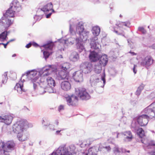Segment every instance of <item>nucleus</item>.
I'll return each mask as SVG.
<instances>
[{
  "label": "nucleus",
  "instance_id": "nucleus-1",
  "mask_svg": "<svg viewBox=\"0 0 155 155\" xmlns=\"http://www.w3.org/2000/svg\"><path fill=\"white\" fill-rule=\"evenodd\" d=\"M21 9V7L18 2L13 0L10 4V7L3 14V16L0 19V23H4L3 20L5 18H14L15 13L18 12Z\"/></svg>",
  "mask_w": 155,
  "mask_h": 155
},
{
  "label": "nucleus",
  "instance_id": "nucleus-41",
  "mask_svg": "<svg viewBox=\"0 0 155 155\" xmlns=\"http://www.w3.org/2000/svg\"><path fill=\"white\" fill-rule=\"evenodd\" d=\"M138 30L141 31L143 34H145L146 32V31L143 27H140L138 28Z\"/></svg>",
  "mask_w": 155,
  "mask_h": 155
},
{
  "label": "nucleus",
  "instance_id": "nucleus-22",
  "mask_svg": "<svg viewBox=\"0 0 155 155\" xmlns=\"http://www.w3.org/2000/svg\"><path fill=\"white\" fill-rule=\"evenodd\" d=\"M54 46V44L53 42L52 41H48L47 43L43 45L41 47H43L45 49L47 50H52Z\"/></svg>",
  "mask_w": 155,
  "mask_h": 155
},
{
  "label": "nucleus",
  "instance_id": "nucleus-52",
  "mask_svg": "<svg viewBox=\"0 0 155 155\" xmlns=\"http://www.w3.org/2000/svg\"><path fill=\"white\" fill-rule=\"evenodd\" d=\"M150 48L152 49H155V43L153 44L151 46Z\"/></svg>",
  "mask_w": 155,
  "mask_h": 155
},
{
  "label": "nucleus",
  "instance_id": "nucleus-26",
  "mask_svg": "<svg viewBox=\"0 0 155 155\" xmlns=\"http://www.w3.org/2000/svg\"><path fill=\"white\" fill-rule=\"evenodd\" d=\"M17 137L19 140L20 141H24L28 139L27 136L25 134H23V132L18 134Z\"/></svg>",
  "mask_w": 155,
  "mask_h": 155
},
{
  "label": "nucleus",
  "instance_id": "nucleus-32",
  "mask_svg": "<svg viewBox=\"0 0 155 155\" xmlns=\"http://www.w3.org/2000/svg\"><path fill=\"white\" fill-rule=\"evenodd\" d=\"M88 153L91 155H97V150L94 147H91L88 150Z\"/></svg>",
  "mask_w": 155,
  "mask_h": 155
},
{
  "label": "nucleus",
  "instance_id": "nucleus-63",
  "mask_svg": "<svg viewBox=\"0 0 155 155\" xmlns=\"http://www.w3.org/2000/svg\"><path fill=\"white\" fill-rule=\"evenodd\" d=\"M2 104V103H0V104Z\"/></svg>",
  "mask_w": 155,
  "mask_h": 155
},
{
  "label": "nucleus",
  "instance_id": "nucleus-36",
  "mask_svg": "<svg viewBox=\"0 0 155 155\" xmlns=\"http://www.w3.org/2000/svg\"><path fill=\"white\" fill-rule=\"evenodd\" d=\"M2 83L4 84L7 82L8 79L7 72H5L2 75Z\"/></svg>",
  "mask_w": 155,
  "mask_h": 155
},
{
  "label": "nucleus",
  "instance_id": "nucleus-39",
  "mask_svg": "<svg viewBox=\"0 0 155 155\" xmlns=\"http://www.w3.org/2000/svg\"><path fill=\"white\" fill-rule=\"evenodd\" d=\"M52 53V52H50L47 51H43V55L45 58H48L50 54Z\"/></svg>",
  "mask_w": 155,
  "mask_h": 155
},
{
  "label": "nucleus",
  "instance_id": "nucleus-3",
  "mask_svg": "<svg viewBox=\"0 0 155 155\" xmlns=\"http://www.w3.org/2000/svg\"><path fill=\"white\" fill-rule=\"evenodd\" d=\"M40 86L45 89L49 93H53L54 91L53 87L55 85L54 80L51 77H48L46 78H42L40 79Z\"/></svg>",
  "mask_w": 155,
  "mask_h": 155
},
{
  "label": "nucleus",
  "instance_id": "nucleus-58",
  "mask_svg": "<svg viewBox=\"0 0 155 155\" xmlns=\"http://www.w3.org/2000/svg\"><path fill=\"white\" fill-rule=\"evenodd\" d=\"M16 56V54H13L12 55V57H15Z\"/></svg>",
  "mask_w": 155,
  "mask_h": 155
},
{
  "label": "nucleus",
  "instance_id": "nucleus-24",
  "mask_svg": "<svg viewBox=\"0 0 155 155\" xmlns=\"http://www.w3.org/2000/svg\"><path fill=\"white\" fill-rule=\"evenodd\" d=\"M37 74V71L35 70H31L30 71H28L26 73V75L31 78V80L32 79L34 78L35 77Z\"/></svg>",
  "mask_w": 155,
  "mask_h": 155
},
{
  "label": "nucleus",
  "instance_id": "nucleus-61",
  "mask_svg": "<svg viewBox=\"0 0 155 155\" xmlns=\"http://www.w3.org/2000/svg\"><path fill=\"white\" fill-rule=\"evenodd\" d=\"M120 17H122V15H120Z\"/></svg>",
  "mask_w": 155,
  "mask_h": 155
},
{
  "label": "nucleus",
  "instance_id": "nucleus-45",
  "mask_svg": "<svg viewBox=\"0 0 155 155\" xmlns=\"http://www.w3.org/2000/svg\"><path fill=\"white\" fill-rule=\"evenodd\" d=\"M141 91L138 88H137V89L136 92V95H139L141 92Z\"/></svg>",
  "mask_w": 155,
  "mask_h": 155
},
{
  "label": "nucleus",
  "instance_id": "nucleus-5",
  "mask_svg": "<svg viewBox=\"0 0 155 155\" xmlns=\"http://www.w3.org/2000/svg\"><path fill=\"white\" fill-rule=\"evenodd\" d=\"M76 93L78 97L82 100H87L91 98V96L87 91L83 87H80L76 89Z\"/></svg>",
  "mask_w": 155,
  "mask_h": 155
},
{
  "label": "nucleus",
  "instance_id": "nucleus-57",
  "mask_svg": "<svg viewBox=\"0 0 155 155\" xmlns=\"http://www.w3.org/2000/svg\"><path fill=\"white\" fill-rule=\"evenodd\" d=\"M61 131V130H57L56 131V133L57 134H58L59 133V132Z\"/></svg>",
  "mask_w": 155,
  "mask_h": 155
},
{
  "label": "nucleus",
  "instance_id": "nucleus-2",
  "mask_svg": "<svg viewBox=\"0 0 155 155\" xmlns=\"http://www.w3.org/2000/svg\"><path fill=\"white\" fill-rule=\"evenodd\" d=\"M148 115L142 114L139 116L137 120L138 124L141 126H146L147 124L150 117L155 116V103L151 104L147 109Z\"/></svg>",
  "mask_w": 155,
  "mask_h": 155
},
{
  "label": "nucleus",
  "instance_id": "nucleus-6",
  "mask_svg": "<svg viewBox=\"0 0 155 155\" xmlns=\"http://www.w3.org/2000/svg\"><path fill=\"white\" fill-rule=\"evenodd\" d=\"M15 144L12 141H8L6 142H0V148L8 152L13 150L15 149Z\"/></svg>",
  "mask_w": 155,
  "mask_h": 155
},
{
  "label": "nucleus",
  "instance_id": "nucleus-19",
  "mask_svg": "<svg viewBox=\"0 0 155 155\" xmlns=\"http://www.w3.org/2000/svg\"><path fill=\"white\" fill-rule=\"evenodd\" d=\"M73 78L76 81L80 82L83 79V74L80 71H76L74 73Z\"/></svg>",
  "mask_w": 155,
  "mask_h": 155
},
{
  "label": "nucleus",
  "instance_id": "nucleus-23",
  "mask_svg": "<svg viewBox=\"0 0 155 155\" xmlns=\"http://www.w3.org/2000/svg\"><path fill=\"white\" fill-rule=\"evenodd\" d=\"M53 5L51 2L47 4L46 5H45L43 8L41 9V10L46 13L52 10L53 11Z\"/></svg>",
  "mask_w": 155,
  "mask_h": 155
},
{
  "label": "nucleus",
  "instance_id": "nucleus-35",
  "mask_svg": "<svg viewBox=\"0 0 155 155\" xmlns=\"http://www.w3.org/2000/svg\"><path fill=\"white\" fill-rule=\"evenodd\" d=\"M102 66L101 65H95L94 68V71L97 74H99L101 73L102 70Z\"/></svg>",
  "mask_w": 155,
  "mask_h": 155
},
{
  "label": "nucleus",
  "instance_id": "nucleus-25",
  "mask_svg": "<svg viewBox=\"0 0 155 155\" xmlns=\"http://www.w3.org/2000/svg\"><path fill=\"white\" fill-rule=\"evenodd\" d=\"M142 143L146 146H150L155 147V141H150L149 143H148L147 140L146 139L143 138L141 140Z\"/></svg>",
  "mask_w": 155,
  "mask_h": 155
},
{
  "label": "nucleus",
  "instance_id": "nucleus-13",
  "mask_svg": "<svg viewBox=\"0 0 155 155\" xmlns=\"http://www.w3.org/2000/svg\"><path fill=\"white\" fill-rule=\"evenodd\" d=\"M52 66L51 65H49L48 66V68H46L45 69H43L42 71H41L40 72V79L42 78H46L45 77L50 74V73L49 72V71H52L51 69Z\"/></svg>",
  "mask_w": 155,
  "mask_h": 155
},
{
  "label": "nucleus",
  "instance_id": "nucleus-9",
  "mask_svg": "<svg viewBox=\"0 0 155 155\" xmlns=\"http://www.w3.org/2000/svg\"><path fill=\"white\" fill-rule=\"evenodd\" d=\"M81 66L85 73H88L91 72L93 69L92 64L88 62L82 63Z\"/></svg>",
  "mask_w": 155,
  "mask_h": 155
},
{
  "label": "nucleus",
  "instance_id": "nucleus-49",
  "mask_svg": "<svg viewBox=\"0 0 155 155\" xmlns=\"http://www.w3.org/2000/svg\"><path fill=\"white\" fill-rule=\"evenodd\" d=\"M31 44L29 43L26 45L25 47L27 48H29L31 46Z\"/></svg>",
  "mask_w": 155,
  "mask_h": 155
},
{
  "label": "nucleus",
  "instance_id": "nucleus-46",
  "mask_svg": "<svg viewBox=\"0 0 155 155\" xmlns=\"http://www.w3.org/2000/svg\"><path fill=\"white\" fill-rule=\"evenodd\" d=\"M137 67V65H136L134 64V68H133V71L134 73L135 74L137 73V71L135 70V68Z\"/></svg>",
  "mask_w": 155,
  "mask_h": 155
},
{
  "label": "nucleus",
  "instance_id": "nucleus-54",
  "mask_svg": "<svg viewBox=\"0 0 155 155\" xmlns=\"http://www.w3.org/2000/svg\"><path fill=\"white\" fill-rule=\"evenodd\" d=\"M32 45L35 47H38V45L36 43H35L32 44Z\"/></svg>",
  "mask_w": 155,
  "mask_h": 155
},
{
  "label": "nucleus",
  "instance_id": "nucleus-38",
  "mask_svg": "<svg viewBox=\"0 0 155 155\" xmlns=\"http://www.w3.org/2000/svg\"><path fill=\"white\" fill-rule=\"evenodd\" d=\"M38 78H34L32 79L31 81L33 83V86L35 89L36 87L37 86V83H38V82L37 81Z\"/></svg>",
  "mask_w": 155,
  "mask_h": 155
},
{
  "label": "nucleus",
  "instance_id": "nucleus-20",
  "mask_svg": "<svg viewBox=\"0 0 155 155\" xmlns=\"http://www.w3.org/2000/svg\"><path fill=\"white\" fill-rule=\"evenodd\" d=\"M82 38L80 39L79 38H76L75 40L76 42L77 48L78 51L81 52L84 49V46L82 43Z\"/></svg>",
  "mask_w": 155,
  "mask_h": 155
},
{
  "label": "nucleus",
  "instance_id": "nucleus-12",
  "mask_svg": "<svg viewBox=\"0 0 155 155\" xmlns=\"http://www.w3.org/2000/svg\"><path fill=\"white\" fill-rule=\"evenodd\" d=\"M100 55L95 51H91L89 55L90 61L91 62H96L99 60Z\"/></svg>",
  "mask_w": 155,
  "mask_h": 155
},
{
  "label": "nucleus",
  "instance_id": "nucleus-44",
  "mask_svg": "<svg viewBox=\"0 0 155 155\" xmlns=\"http://www.w3.org/2000/svg\"><path fill=\"white\" fill-rule=\"evenodd\" d=\"M144 87V85L143 84H142L139 86V87H138V88L140 90L142 91Z\"/></svg>",
  "mask_w": 155,
  "mask_h": 155
},
{
  "label": "nucleus",
  "instance_id": "nucleus-42",
  "mask_svg": "<svg viewBox=\"0 0 155 155\" xmlns=\"http://www.w3.org/2000/svg\"><path fill=\"white\" fill-rule=\"evenodd\" d=\"M64 106L63 105H60L58 107V110L59 111L63 110L64 109Z\"/></svg>",
  "mask_w": 155,
  "mask_h": 155
},
{
  "label": "nucleus",
  "instance_id": "nucleus-14",
  "mask_svg": "<svg viewBox=\"0 0 155 155\" xmlns=\"http://www.w3.org/2000/svg\"><path fill=\"white\" fill-rule=\"evenodd\" d=\"M153 62V60L150 56H148L145 58L141 62V65L146 67H148L152 64Z\"/></svg>",
  "mask_w": 155,
  "mask_h": 155
},
{
  "label": "nucleus",
  "instance_id": "nucleus-56",
  "mask_svg": "<svg viewBox=\"0 0 155 155\" xmlns=\"http://www.w3.org/2000/svg\"><path fill=\"white\" fill-rule=\"evenodd\" d=\"M130 53L133 55H136V54L134 52H130Z\"/></svg>",
  "mask_w": 155,
  "mask_h": 155
},
{
  "label": "nucleus",
  "instance_id": "nucleus-55",
  "mask_svg": "<svg viewBox=\"0 0 155 155\" xmlns=\"http://www.w3.org/2000/svg\"><path fill=\"white\" fill-rule=\"evenodd\" d=\"M115 152H119V149L118 148H116L115 150Z\"/></svg>",
  "mask_w": 155,
  "mask_h": 155
},
{
  "label": "nucleus",
  "instance_id": "nucleus-4",
  "mask_svg": "<svg viewBox=\"0 0 155 155\" xmlns=\"http://www.w3.org/2000/svg\"><path fill=\"white\" fill-rule=\"evenodd\" d=\"M29 124L26 120H21L18 121L13 126V131L18 134L22 133L24 130L29 127Z\"/></svg>",
  "mask_w": 155,
  "mask_h": 155
},
{
  "label": "nucleus",
  "instance_id": "nucleus-64",
  "mask_svg": "<svg viewBox=\"0 0 155 155\" xmlns=\"http://www.w3.org/2000/svg\"><path fill=\"white\" fill-rule=\"evenodd\" d=\"M86 155H88L87 154H86Z\"/></svg>",
  "mask_w": 155,
  "mask_h": 155
},
{
  "label": "nucleus",
  "instance_id": "nucleus-37",
  "mask_svg": "<svg viewBox=\"0 0 155 155\" xmlns=\"http://www.w3.org/2000/svg\"><path fill=\"white\" fill-rule=\"evenodd\" d=\"M0 155H9V152L5 151V150L1 149L0 148Z\"/></svg>",
  "mask_w": 155,
  "mask_h": 155
},
{
  "label": "nucleus",
  "instance_id": "nucleus-62",
  "mask_svg": "<svg viewBox=\"0 0 155 155\" xmlns=\"http://www.w3.org/2000/svg\"><path fill=\"white\" fill-rule=\"evenodd\" d=\"M118 134H117V137H118Z\"/></svg>",
  "mask_w": 155,
  "mask_h": 155
},
{
  "label": "nucleus",
  "instance_id": "nucleus-18",
  "mask_svg": "<svg viewBox=\"0 0 155 155\" xmlns=\"http://www.w3.org/2000/svg\"><path fill=\"white\" fill-rule=\"evenodd\" d=\"M97 39V37H94L91 39V45L92 48L95 49H100L101 46L98 42L96 41Z\"/></svg>",
  "mask_w": 155,
  "mask_h": 155
},
{
  "label": "nucleus",
  "instance_id": "nucleus-33",
  "mask_svg": "<svg viewBox=\"0 0 155 155\" xmlns=\"http://www.w3.org/2000/svg\"><path fill=\"white\" fill-rule=\"evenodd\" d=\"M127 22L119 21L117 23L116 25L119 28H123L124 26H127Z\"/></svg>",
  "mask_w": 155,
  "mask_h": 155
},
{
  "label": "nucleus",
  "instance_id": "nucleus-30",
  "mask_svg": "<svg viewBox=\"0 0 155 155\" xmlns=\"http://www.w3.org/2000/svg\"><path fill=\"white\" fill-rule=\"evenodd\" d=\"M124 134L125 136V138L130 140L133 138V136L131 132L130 131H127L124 132Z\"/></svg>",
  "mask_w": 155,
  "mask_h": 155
},
{
  "label": "nucleus",
  "instance_id": "nucleus-29",
  "mask_svg": "<svg viewBox=\"0 0 155 155\" xmlns=\"http://www.w3.org/2000/svg\"><path fill=\"white\" fill-rule=\"evenodd\" d=\"M70 58L72 61L74 62L78 61L79 58V56L77 53H74L71 55Z\"/></svg>",
  "mask_w": 155,
  "mask_h": 155
},
{
  "label": "nucleus",
  "instance_id": "nucleus-60",
  "mask_svg": "<svg viewBox=\"0 0 155 155\" xmlns=\"http://www.w3.org/2000/svg\"><path fill=\"white\" fill-rule=\"evenodd\" d=\"M152 155H155V152L153 153L152 154Z\"/></svg>",
  "mask_w": 155,
  "mask_h": 155
},
{
  "label": "nucleus",
  "instance_id": "nucleus-50",
  "mask_svg": "<svg viewBox=\"0 0 155 155\" xmlns=\"http://www.w3.org/2000/svg\"><path fill=\"white\" fill-rule=\"evenodd\" d=\"M101 79L103 81V83L104 84L105 83V76H102L101 77Z\"/></svg>",
  "mask_w": 155,
  "mask_h": 155
},
{
  "label": "nucleus",
  "instance_id": "nucleus-15",
  "mask_svg": "<svg viewBox=\"0 0 155 155\" xmlns=\"http://www.w3.org/2000/svg\"><path fill=\"white\" fill-rule=\"evenodd\" d=\"M61 88L64 91H68L71 88V85L69 80H64L62 81L60 84Z\"/></svg>",
  "mask_w": 155,
  "mask_h": 155
},
{
  "label": "nucleus",
  "instance_id": "nucleus-43",
  "mask_svg": "<svg viewBox=\"0 0 155 155\" xmlns=\"http://www.w3.org/2000/svg\"><path fill=\"white\" fill-rule=\"evenodd\" d=\"M117 28L116 27H114V32H115L116 34L119 35H120L122 34V33H120L118 32V31L117 30Z\"/></svg>",
  "mask_w": 155,
  "mask_h": 155
},
{
  "label": "nucleus",
  "instance_id": "nucleus-47",
  "mask_svg": "<svg viewBox=\"0 0 155 155\" xmlns=\"http://www.w3.org/2000/svg\"><path fill=\"white\" fill-rule=\"evenodd\" d=\"M155 97V94L153 93H151L150 94V97L151 99H152L153 97Z\"/></svg>",
  "mask_w": 155,
  "mask_h": 155
},
{
  "label": "nucleus",
  "instance_id": "nucleus-10",
  "mask_svg": "<svg viewBox=\"0 0 155 155\" xmlns=\"http://www.w3.org/2000/svg\"><path fill=\"white\" fill-rule=\"evenodd\" d=\"M51 155H72L66 150L64 147H60L55 152L53 153Z\"/></svg>",
  "mask_w": 155,
  "mask_h": 155
},
{
  "label": "nucleus",
  "instance_id": "nucleus-28",
  "mask_svg": "<svg viewBox=\"0 0 155 155\" xmlns=\"http://www.w3.org/2000/svg\"><path fill=\"white\" fill-rule=\"evenodd\" d=\"M137 134L139 137L143 138L145 136V132L144 130L141 128H139L137 130Z\"/></svg>",
  "mask_w": 155,
  "mask_h": 155
},
{
  "label": "nucleus",
  "instance_id": "nucleus-8",
  "mask_svg": "<svg viewBox=\"0 0 155 155\" xmlns=\"http://www.w3.org/2000/svg\"><path fill=\"white\" fill-rule=\"evenodd\" d=\"M84 30L83 25L79 22L76 28V32L80 35L81 38H82L81 37V35H82L83 38L85 37L87 38V34L89 32L88 31H84Z\"/></svg>",
  "mask_w": 155,
  "mask_h": 155
},
{
  "label": "nucleus",
  "instance_id": "nucleus-11",
  "mask_svg": "<svg viewBox=\"0 0 155 155\" xmlns=\"http://www.w3.org/2000/svg\"><path fill=\"white\" fill-rule=\"evenodd\" d=\"M13 119V117L10 114H7L0 116L1 121L7 125H9L12 123Z\"/></svg>",
  "mask_w": 155,
  "mask_h": 155
},
{
  "label": "nucleus",
  "instance_id": "nucleus-53",
  "mask_svg": "<svg viewBox=\"0 0 155 155\" xmlns=\"http://www.w3.org/2000/svg\"><path fill=\"white\" fill-rule=\"evenodd\" d=\"M51 14H52V13H50L47 14V15H46V18H49L51 16Z\"/></svg>",
  "mask_w": 155,
  "mask_h": 155
},
{
  "label": "nucleus",
  "instance_id": "nucleus-17",
  "mask_svg": "<svg viewBox=\"0 0 155 155\" xmlns=\"http://www.w3.org/2000/svg\"><path fill=\"white\" fill-rule=\"evenodd\" d=\"M59 76L61 80H69V72L61 70L59 72Z\"/></svg>",
  "mask_w": 155,
  "mask_h": 155
},
{
  "label": "nucleus",
  "instance_id": "nucleus-21",
  "mask_svg": "<svg viewBox=\"0 0 155 155\" xmlns=\"http://www.w3.org/2000/svg\"><path fill=\"white\" fill-rule=\"evenodd\" d=\"M99 59V63L100 64L103 66H105L108 62V58L107 55L104 54L101 56H100Z\"/></svg>",
  "mask_w": 155,
  "mask_h": 155
},
{
  "label": "nucleus",
  "instance_id": "nucleus-27",
  "mask_svg": "<svg viewBox=\"0 0 155 155\" xmlns=\"http://www.w3.org/2000/svg\"><path fill=\"white\" fill-rule=\"evenodd\" d=\"M100 32V28L98 26L94 27L92 28V32L93 34L95 36H98Z\"/></svg>",
  "mask_w": 155,
  "mask_h": 155
},
{
  "label": "nucleus",
  "instance_id": "nucleus-40",
  "mask_svg": "<svg viewBox=\"0 0 155 155\" xmlns=\"http://www.w3.org/2000/svg\"><path fill=\"white\" fill-rule=\"evenodd\" d=\"M7 35V32H4L0 35V38L5 40L6 38Z\"/></svg>",
  "mask_w": 155,
  "mask_h": 155
},
{
  "label": "nucleus",
  "instance_id": "nucleus-34",
  "mask_svg": "<svg viewBox=\"0 0 155 155\" xmlns=\"http://www.w3.org/2000/svg\"><path fill=\"white\" fill-rule=\"evenodd\" d=\"M10 18H5L4 19L6 21V24L7 26L9 27L11 25H12L13 22V20L10 19Z\"/></svg>",
  "mask_w": 155,
  "mask_h": 155
},
{
  "label": "nucleus",
  "instance_id": "nucleus-31",
  "mask_svg": "<svg viewBox=\"0 0 155 155\" xmlns=\"http://www.w3.org/2000/svg\"><path fill=\"white\" fill-rule=\"evenodd\" d=\"M70 68L69 64L68 63H65L63 64L61 67V70L65 71H68V70Z\"/></svg>",
  "mask_w": 155,
  "mask_h": 155
},
{
  "label": "nucleus",
  "instance_id": "nucleus-51",
  "mask_svg": "<svg viewBox=\"0 0 155 155\" xmlns=\"http://www.w3.org/2000/svg\"><path fill=\"white\" fill-rule=\"evenodd\" d=\"M104 148L106 149L108 151L110 150L111 149V148L109 146H106Z\"/></svg>",
  "mask_w": 155,
  "mask_h": 155
},
{
  "label": "nucleus",
  "instance_id": "nucleus-7",
  "mask_svg": "<svg viewBox=\"0 0 155 155\" xmlns=\"http://www.w3.org/2000/svg\"><path fill=\"white\" fill-rule=\"evenodd\" d=\"M66 100L69 106H75L78 104L79 99L77 96L72 95L67 97Z\"/></svg>",
  "mask_w": 155,
  "mask_h": 155
},
{
  "label": "nucleus",
  "instance_id": "nucleus-59",
  "mask_svg": "<svg viewBox=\"0 0 155 155\" xmlns=\"http://www.w3.org/2000/svg\"><path fill=\"white\" fill-rule=\"evenodd\" d=\"M126 152L129 153H130V151L129 150H127V151H125V152Z\"/></svg>",
  "mask_w": 155,
  "mask_h": 155
},
{
  "label": "nucleus",
  "instance_id": "nucleus-48",
  "mask_svg": "<svg viewBox=\"0 0 155 155\" xmlns=\"http://www.w3.org/2000/svg\"><path fill=\"white\" fill-rule=\"evenodd\" d=\"M9 41H8L7 42L6 44H4L3 43H2L1 44L2 45H3L4 46V47L5 48H6L7 45L9 43Z\"/></svg>",
  "mask_w": 155,
  "mask_h": 155
},
{
  "label": "nucleus",
  "instance_id": "nucleus-16",
  "mask_svg": "<svg viewBox=\"0 0 155 155\" xmlns=\"http://www.w3.org/2000/svg\"><path fill=\"white\" fill-rule=\"evenodd\" d=\"M15 89L19 94H21L23 92H25L26 91L24 88L23 83L21 81H19L16 84L15 87Z\"/></svg>",
  "mask_w": 155,
  "mask_h": 155
}]
</instances>
